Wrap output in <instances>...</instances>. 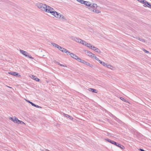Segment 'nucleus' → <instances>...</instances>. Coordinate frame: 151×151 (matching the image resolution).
Returning a JSON list of instances; mask_svg holds the SVG:
<instances>
[{
	"label": "nucleus",
	"instance_id": "f03ea898",
	"mask_svg": "<svg viewBox=\"0 0 151 151\" xmlns=\"http://www.w3.org/2000/svg\"><path fill=\"white\" fill-rule=\"evenodd\" d=\"M52 12V14L54 16L56 17L61 19L64 21L67 20L66 18L64 17L63 15L56 12L54 9L53 11Z\"/></svg>",
	"mask_w": 151,
	"mask_h": 151
},
{
	"label": "nucleus",
	"instance_id": "393cba45",
	"mask_svg": "<svg viewBox=\"0 0 151 151\" xmlns=\"http://www.w3.org/2000/svg\"><path fill=\"white\" fill-rule=\"evenodd\" d=\"M93 12L97 13H99L101 12L99 10L96 9H95V10H94Z\"/></svg>",
	"mask_w": 151,
	"mask_h": 151
},
{
	"label": "nucleus",
	"instance_id": "c03bdc74",
	"mask_svg": "<svg viewBox=\"0 0 151 151\" xmlns=\"http://www.w3.org/2000/svg\"><path fill=\"white\" fill-rule=\"evenodd\" d=\"M99 62L101 64V63L102 62V61H101V60H100L99 59L98 60Z\"/></svg>",
	"mask_w": 151,
	"mask_h": 151
},
{
	"label": "nucleus",
	"instance_id": "ddd939ff",
	"mask_svg": "<svg viewBox=\"0 0 151 151\" xmlns=\"http://www.w3.org/2000/svg\"><path fill=\"white\" fill-rule=\"evenodd\" d=\"M105 140L106 141H108V142L111 143V144H112L113 145L114 144V143H115L114 142L115 141H113V140H111L109 139H105Z\"/></svg>",
	"mask_w": 151,
	"mask_h": 151
},
{
	"label": "nucleus",
	"instance_id": "7ed1b4c3",
	"mask_svg": "<svg viewBox=\"0 0 151 151\" xmlns=\"http://www.w3.org/2000/svg\"><path fill=\"white\" fill-rule=\"evenodd\" d=\"M20 53L22 54L25 56L26 57H28L29 58L31 59H33L34 58L32 57L27 52L23 50H20Z\"/></svg>",
	"mask_w": 151,
	"mask_h": 151
},
{
	"label": "nucleus",
	"instance_id": "a211bd4d",
	"mask_svg": "<svg viewBox=\"0 0 151 151\" xmlns=\"http://www.w3.org/2000/svg\"><path fill=\"white\" fill-rule=\"evenodd\" d=\"M77 1L82 4H84L85 2H86L85 1L83 0H77Z\"/></svg>",
	"mask_w": 151,
	"mask_h": 151
},
{
	"label": "nucleus",
	"instance_id": "423d86ee",
	"mask_svg": "<svg viewBox=\"0 0 151 151\" xmlns=\"http://www.w3.org/2000/svg\"><path fill=\"white\" fill-rule=\"evenodd\" d=\"M70 56L72 58H74L76 60L78 61V60H79L80 58H79L78 56L75 55V54L71 53L70 54Z\"/></svg>",
	"mask_w": 151,
	"mask_h": 151
},
{
	"label": "nucleus",
	"instance_id": "79ce46f5",
	"mask_svg": "<svg viewBox=\"0 0 151 151\" xmlns=\"http://www.w3.org/2000/svg\"><path fill=\"white\" fill-rule=\"evenodd\" d=\"M93 46L91 44L90 46V47H89V48H90V49H91L92 50H93Z\"/></svg>",
	"mask_w": 151,
	"mask_h": 151
},
{
	"label": "nucleus",
	"instance_id": "f3484780",
	"mask_svg": "<svg viewBox=\"0 0 151 151\" xmlns=\"http://www.w3.org/2000/svg\"><path fill=\"white\" fill-rule=\"evenodd\" d=\"M105 66L107 67V68H110L111 69H112V68H113V67L112 66H111V65H110L109 64H107V63H106V66Z\"/></svg>",
	"mask_w": 151,
	"mask_h": 151
},
{
	"label": "nucleus",
	"instance_id": "0eeeda50",
	"mask_svg": "<svg viewBox=\"0 0 151 151\" xmlns=\"http://www.w3.org/2000/svg\"><path fill=\"white\" fill-rule=\"evenodd\" d=\"M8 73L9 74L15 76H18L19 73L16 72H10Z\"/></svg>",
	"mask_w": 151,
	"mask_h": 151
},
{
	"label": "nucleus",
	"instance_id": "c9c22d12",
	"mask_svg": "<svg viewBox=\"0 0 151 151\" xmlns=\"http://www.w3.org/2000/svg\"><path fill=\"white\" fill-rule=\"evenodd\" d=\"M9 119L10 120L12 121H13V122L14 121V118L13 117H9Z\"/></svg>",
	"mask_w": 151,
	"mask_h": 151
},
{
	"label": "nucleus",
	"instance_id": "f257e3e1",
	"mask_svg": "<svg viewBox=\"0 0 151 151\" xmlns=\"http://www.w3.org/2000/svg\"><path fill=\"white\" fill-rule=\"evenodd\" d=\"M36 6L41 10L50 13L51 14L52 12L54 9L51 7L42 3H37L36 4Z\"/></svg>",
	"mask_w": 151,
	"mask_h": 151
},
{
	"label": "nucleus",
	"instance_id": "20e7f679",
	"mask_svg": "<svg viewBox=\"0 0 151 151\" xmlns=\"http://www.w3.org/2000/svg\"><path fill=\"white\" fill-rule=\"evenodd\" d=\"M72 39L76 42L80 43H82V40H81L79 38H78L76 37H72Z\"/></svg>",
	"mask_w": 151,
	"mask_h": 151
},
{
	"label": "nucleus",
	"instance_id": "4468645a",
	"mask_svg": "<svg viewBox=\"0 0 151 151\" xmlns=\"http://www.w3.org/2000/svg\"><path fill=\"white\" fill-rule=\"evenodd\" d=\"M78 61L80 62L83 63L85 64H86L87 62H86L84 60H81V58H79V60H78Z\"/></svg>",
	"mask_w": 151,
	"mask_h": 151
},
{
	"label": "nucleus",
	"instance_id": "bb28decb",
	"mask_svg": "<svg viewBox=\"0 0 151 151\" xmlns=\"http://www.w3.org/2000/svg\"><path fill=\"white\" fill-rule=\"evenodd\" d=\"M92 58H94L95 59H96V60H98V61L99 60V59L97 57L95 56V55L94 54V55L92 57Z\"/></svg>",
	"mask_w": 151,
	"mask_h": 151
},
{
	"label": "nucleus",
	"instance_id": "7c9ffc66",
	"mask_svg": "<svg viewBox=\"0 0 151 151\" xmlns=\"http://www.w3.org/2000/svg\"><path fill=\"white\" fill-rule=\"evenodd\" d=\"M101 64L102 65L104 66H106V63H105L104 62H102L101 63Z\"/></svg>",
	"mask_w": 151,
	"mask_h": 151
},
{
	"label": "nucleus",
	"instance_id": "2f4dec72",
	"mask_svg": "<svg viewBox=\"0 0 151 151\" xmlns=\"http://www.w3.org/2000/svg\"><path fill=\"white\" fill-rule=\"evenodd\" d=\"M114 120H115L117 122H118L119 121V119H118L117 118H116V116H114Z\"/></svg>",
	"mask_w": 151,
	"mask_h": 151
},
{
	"label": "nucleus",
	"instance_id": "49530a36",
	"mask_svg": "<svg viewBox=\"0 0 151 151\" xmlns=\"http://www.w3.org/2000/svg\"><path fill=\"white\" fill-rule=\"evenodd\" d=\"M110 134H111L110 133H109V134H108L109 135Z\"/></svg>",
	"mask_w": 151,
	"mask_h": 151
},
{
	"label": "nucleus",
	"instance_id": "b1692460",
	"mask_svg": "<svg viewBox=\"0 0 151 151\" xmlns=\"http://www.w3.org/2000/svg\"><path fill=\"white\" fill-rule=\"evenodd\" d=\"M87 43V42H86L84 40H82V41L81 44H82L83 45H85L86 46Z\"/></svg>",
	"mask_w": 151,
	"mask_h": 151
},
{
	"label": "nucleus",
	"instance_id": "9b49d317",
	"mask_svg": "<svg viewBox=\"0 0 151 151\" xmlns=\"http://www.w3.org/2000/svg\"><path fill=\"white\" fill-rule=\"evenodd\" d=\"M31 78L37 81H39L40 80V79L37 77L33 75H32Z\"/></svg>",
	"mask_w": 151,
	"mask_h": 151
},
{
	"label": "nucleus",
	"instance_id": "dca6fc26",
	"mask_svg": "<svg viewBox=\"0 0 151 151\" xmlns=\"http://www.w3.org/2000/svg\"><path fill=\"white\" fill-rule=\"evenodd\" d=\"M63 115L65 116V117H68L69 118V119H73V118L72 116L69 115L68 114H65L64 113H63Z\"/></svg>",
	"mask_w": 151,
	"mask_h": 151
},
{
	"label": "nucleus",
	"instance_id": "72a5a7b5",
	"mask_svg": "<svg viewBox=\"0 0 151 151\" xmlns=\"http://www.w3.org/2000/svg\"><path fill=\"white\" fill-rule=\"evenodd\" d=\"M143 50V51H144L145 53H149V52L148 51H147V50H145V49H144Z\"/></svg>",
	"mask_w": 151,
	"mask_h": 151
},
{
	"label": "nucleus",
	"instance_id": "5701e85b",
	"mask_svg": "<svg viewBox=\"0 0 151 151\" xmlns=\"http://www.w3.org/2000/svg\"><path fill=\"white\" fill-rule=\"evenodd\" d=\"M147 2H148L145 0H143L142 3L144 4L145 6H146V5H147Z\"/></svg>",
	"mask_w": 151,
	"mask_h": 151
},
{
	"label": "nucleus",
	"instance_id": "a878e982",
	"mask_svg": "<svg viewBox=\"0 0 151 151\" xmlns=\"http://www.w3.org/2000/svg\"><path fill=\"white\" fill-rule=\"evenodd\" d=\"M86 65L91 67H93V65H92L90 64L88 62H87L86 64Z\"/></svg>",
	"mask_w": 151,
	"mask_h": 151
},
{
	"label": "nucleus",
	"instance_id": "4c0bfd02",
	"mask_svg": "<svg viewBox=\"0 0 151 151\" xmlns=\"http://www.w3.org/2000/svg\"><path fill=\"white\" fill-rule=\"evenodd\" d=\"M18 124H22V123H24L22 121H20L19 120V121H18Z\"/></svg>",
	"mask_w": 151,
	"mask_h": 151
},
{
	"label": "nucleus",
	"instance_id": "412c9836",
	"mask_svg": "<svg viewBox=\"0 0 151 151\" xmlns=\"http://www.w3.org/2000/svg\"><path fill=\"white\" fill-rule=\"evenodd\" d=\"M18 121H19V120L17 118L15 117L14 122L15 123H18Z\"/></svg>",
	"mask_w": 151,
	"mask_h": 151
},
{
	"label": "nucleus",
	"instance_id": "58836bf2",
	"mask_svg": "<svg viewBox=\"0 0 151 151\" xmlns=\"http://www.w3.org/2000/svg\"><path fill=\"white\" fill-rule=\"evenodd\" d=\"M57 63L58 64L60 65L61 66H65L64 65H63L60 64L59 62H57Z\"/></svg>",
	"mask_w": 151,
	"mask_h": 151
},
{
	"label": "nucleus",
	"instance_id": "37998d69",
	"mask_svg": "<svg viewBox=\"0 0 151 151\" xmlns=\"http://www.w3.org/2000/svg\"><path fill=\"white\" fill-rule=\"evenodd\" d=\"M26 101L27 102H28L29 103H30L31 102V101H30L29 100H26Z\"/></svg>",
	"mask_w": 151,
	"mask_h": 151
},
{
	"label": "nucleus",
	"instance_id": "a19ab883",
	"mask_svg": "<svg viewBox=\"0 0 151 151\" xmlns=\"http://www.w3.org/2000/svg\"><path fill=\"white\" fill-rule=\"evenodd\" d=\"M34 107H36L37 108H41V107L36 104H35V106Z\"/></svg>",
	"mask_w": 151,
	"mask_h": 151
},
{
	"label": "nucleus",
	"instance_id": "1a4fd4ad",
	"mask_svg": "<svg viewBox=\"0 0 151 151\" xmlns=\"http://www.w3.org/2000/svg\"><path fill=\"white\" fill-rule=\"evenodd\" d=\"M58 48L63 52H65V51L66 50L65 49L62 47L60 46H59V47H58Z\"/></svg>",
	"mask_w": 151,
	"mask_h": 151
},
{
	"label": "nucleus",
	"instance_id": "c85d7f7f",
	"mask_svg": "<svg viewBox=\"0 0 151 151\" xmlns=\"http://www.w3.org/2000/svg\"><path fill=\"white\" fill-rule=\"evenodd\" d=\"M95 8L93 7H91V8H89V9L92 12H94V10H95Z\"/></svg>",
	"mask_w": 151,
	"mask_h": 151
},
{
	"label": "nucleus",
	"instance_id": "6e6552de",
	"mask_svg": "<svg viewBox=\"0 0 151 151\" xmlns=\"http://www.w3.org/2000/svg\"><path fill=\"white\" fill-rule=\"evenodd\" d=\"M86 53L88 55L91 57V58L94 55L89 51H87L86 52Z\"/></svg>",
	"mask_w": 151,
	"mask_h": 151
},
{
	"label": "nucleus",
	"instance_id": "4be33fe9",
	"mask_svg": "<svg viewBox=\"0 0 151 151\" xmlns=\"http://www.w3.org/2000/svg\"><path fill=\"white\" fill-rule=\"evenodd\" d=\"M65 52L66 53V54L67 55H70V54L72 53H71L69 51H68L66 49V50L65 51V52Z\"/></svg>",
	"mask_w": 151,
	"mask_h": 151
},
{
	"label": "nucleus",
	"instance_id": "a18cd8bd",
	"mask_svg": "<svg viewBox=\"0 0 151 151\" xmlns=\"http://www.w3.org/2000/svg\"><path fill=\"white\" fill-rule=\"evenodd\" d=\"M113 135V134H111V136H112V135Z\"/></svg>",
	"mask_w": 151,
	"mask_h": 151
},
{
	"label": "nucleus",
	"instance_id": "473e14b6",
	"mask_svg": "<svg viewBox=\"0 0 151 151\" xmlns=\"http://www.w3.org/2000/svg\"><path fill=\"white\" fill-rule=\"evenodd\" d=\"M89 3V2L86 1V2H85L84 4H83L85 5L86 6H88V4Z\"/></svg>",
	"mask_w": 151,
	"mask_h": 151
},
{
	"label": "nucleus",
	"instance_id": "2eb2a0df",
	"mask_svg": "<svg viewBox=\"0 0 151 151\" xmlns=\"http://www.w3.org/2000/svg\"><path fill=\"white\" fill-rule=\"evenodd\" d=\"M136 39L142 41V42H145V40L141 37H137Z\"/></svg>",
	"mask_w": 151,
	"mask_h": 151
},
{
	"label": "nucleus",
	"instance_id": "6ab92c4d",
	"mask_svg": "<svg viewBox=\"0 0 151 151\" xmlns=\"http://www.w3.org/2000/svg\"><path fill=\"white\" fill-rule=\"evenodd\" d=\"M51 44L54 47H56L58 48V47H59V45H58L57 44L54 43H51Z\"/></svg>",
	"mask_w": 151,
	"mask_h": 151
},
{
	"label": "nucleus",
	"instance_id": "aec40b11",
	"mask_svg": "<svg viewBox=\"0 0 151 151\" xmlns=\"http://www.w3.org/2000/svg\"><path fill=\"white\" fill-rule=\"evenodd\" d=\"M145 6L148 7L150 8H151V4L149 2H147V5Z\"/></svg>",
	"mask_w": 151,
	"mask_h": 151
},
{
	"label": "nucleus",
	"instance_id": "ea45409f",
	"mask_svg": "<svg viewBox=\"0 0 151 151\" xmlns=\"http://www.w3.org/2000/svg\"><path fill=\"white\" fill-rule=\"evenodd\" d=\"M30 104L32 106H35V104L33 103L32 102H31L30 103Z\"/></svg>",
	"mask_w": 151,
	"mask_h": 151
},
{
	"label": "nucleus",
	"instance_id": "cd10ccee",
	"mask_svg": "<svg viewBox=\"0 0 151 151\" xmlns=\"http://www.w3.org/2000/svg\"><path fill=\"white\" fill-rule=\"evenodd\" d=\"M88 6H89L91 8V7H93V4H91L90 2L88 4Z\"/></svg>",
	"mask_w": 151,
	"mask_h": 151
},
{
	"label": "nucleus",
	"instance_id": "39448f33",
	"mask_svg": "<svg viewBox=\"0 0 151 151\" xmlns=\"http://www.w3.org/2000/svg\"><path fill=\"white\" fill-rule=\"evenodd\" d=\"M114 143H114L113 145H115L122 149H124V147L123 145L115 142Z\"/></svg>",
	"mask_w": 151,
	"mask_h": 151
},
{
	"label": "nucleus",
	"instance_id": "e433bc0d",
	"mask_svg": "<svg viewBox=\"0 0 151 151\" xmlns=\"http://www.w3.org/2000/svg\"><path fill=\"white\" fill-rule=\"evenodd\" d=\"M120 99L121 100H122V101H125L126 100H125L123 98V97H121L120 98Z\"/></svg>",
	"mask_w": 151,
	"mask_h": 151
},
{
	"label": "nucleus",
	"instance_id": "9d476101",
	"mask_svg": "<svg viewBox=\"0 0 151 151\" xmlns=\"http://www.w3.org/2000/svg\"><path fill=\"white\" fill-rule=\"evenodd\" d=\"M93 50L95 51L96 52L99 53L101 52V51H100V50H99L97 48L94 46H93Z\"/></svg>",
	"mask_w": 151,
	"mask_h": 151
},
{
	"label": "nucleus",
	"instance_id": "c756f323",
	"mask_svg": "<svg viewBox=\"0 0 151 151\" xmlns=\"http://www.w3.org/2000/svg\"><path fill=\"white\" fill-rule=\"evenodd\" d=\"M93 8H96L97 7V4H93Z\"/></svg>",
	"mask_w": 151,
	"mask_h": 151
},
{
	"label": "nucleus",
	"instance_id": "f8f14e48",
	"mask_svg": "<svg viewBox=\"0 0 151 151\" xmlns=\"http://www.w3.org/2000/svg\"><path fill=\"white\" fill-rule=\"evenodd\" d=\"M89 90L90 91H92L93 93H97L98 92V91L97 90L92 88H89Z\"/></svg>",
	"mask_w": 151,
	"mask_h": 151
},
{
	"label": "nucleus",
	"instance_id": "f704fd0d",
	"mask_svg": "<svg viewBox=\"0 0 151 151\" xmlns=\"http://www.w3.org/2000/svg\"><path fill=\"white\" fill-rule=\"evenodd\" d=\"M91 44L90 43H87L86 46L88 47H90Z\"/></svg>",
	"mask_w": 151,
	"mask_h": 151
}]
</instances>
